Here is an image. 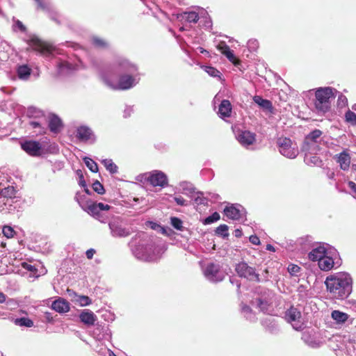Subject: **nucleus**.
<instances>
[{
	"instance_id": "obj_60",
	"label": "nucleus",
	"mask_w": 356,
	"mask_h": 356,
	"mask_svg": "<svg viewBox=\"0 0 356 356\" xmlns=\"http://www.w3.org/2000/svg\"><path fill=\"white\" fill-rule=\"evenodd\" d=\"M249 239L250 241L254 245H259L260 243L259 237L255 235L250 236Z\"/></svg>"
},
{
	"instance_id": "obj_12",
	"label": "nucleus",
	"mask_w": 356,
	"mask_h": 356,
	"mask_svg": "<svg viewBox=\"0 0 356 356\" xmlns=\"http://www.w3.org/2000/svg\"><path fill=\"white\" fill-rule=\"evenodd\" d=\"M236 272L241 277H244L252 282H259V275L256 273L255 269L248 265L245 262H240L236 266Z\"/></svg>"
},
{
	"instance_id": "obj_33",
	"label": "nucleus",
	"mask_w": 356,
	"mask_h": 356,
	"mask_svg": "<svg viewBox=\"0 0 356 356\" xmlns=\"http://www.w3.org/2000/svg\"><path fill=\"white\" fill-rule=\"evenodd\" d=\"M15 231L10 226H3L2 229L0 230V246L4 248L6 246V242L3 240V237L6 238H10L14 236Z\"/></svg>"
},
{
	"instance_id": "obj_6",
	"label": "nucleus",
	"mask_w": 356,
	"mask_h": 356,
	"mask_svg": "<svg viewBox=\"0 0 356 356\" xmlns=\"http://www.w3.org/2000/svg\"><path fill=\"white\" fill-rule=\"evenodd\" d=\"M337 90L330 88H319L316 90L314 102L316 110L321 113L327 112L330 107V99L334 97Z\"/></svg>"
},
{
	"instance_id": "obj_37",
	"label": "nucleus",
	"mask_w": 356,
	"mask_h": 356,
	"mask_svg": "<svg viewBox=\"0 0 356 356\" xmlns=\"http://www.w3.org/2000/svg\"><path fill=\"white\" fill-rule=\"evenodd\" d=\"M91 41L92 44L97 48L105 49L109 47L108 42L98 36H92Z\"/></svg>"
},
{
	"instance_id": "obj_22",
	"label": "nucleus",
	"mask_w": 356,
	"mask_h": 356,
	"mask_svg": "<svg viewBox=\"0 0 356 356\" xmlns=\"http://www.w3.org/2000/svg\"><path fill=\"white\" fill-rule=\"evenodd\" d=\"M237 140L243 146L252 145L255 140V135L249 131H241L237 136Z\"/></svg>"
},
{
	"instance_id": "obj_54",
	"label": "nucleus",
	"mask_w": 356,
	"mask_h": 356,
	"mask_svg": "<svg viewBox=\"0 0 356 356\" xmlns=\"http://www.w3.org/2000/svg\"><path fill=\"white\" fill-rule=\"evenodd\" d=\"M76 175L79 177V184L81 187H86V182L84 179L83 172L81 170H76Z\"/></svg>"
},
{
	"instance_id": "obj_28",
	"label": "nucleus",
	"mask_w": 356,
	"mask_h": 356,
	"mask_svg": "<svg viewBox=\"0 0 356 356\" xmlns=\"http://www.w3.org/2000/svg\"><path fill=\"white\" fill-rule=\"evenodd\" d=\"M304 152V161L307 165L316 166H319L321 165L322 161L320 159L318 156H316L318 152L308 151Z\"/></svg>"
},
{
	"instance_id": "obj_51",
	"label": "nucleus",
	"mask_w": 356,
	"mask_h": 356,
	"mask_svg": "<svg viewBox=\"0 0 356 356\" xmlns=\"http://www.w3.org/2000/svg\"><path fill=\"white\" fill-rule=\"evenodd\" d=\"M76 301L79 302L81 306H87L92 302L90 298L86 296H79Z\"/></svg>"
},
{
	"instance_id": "obj_9",
	"label": "nucleus",
	"mask_w": 356,
	"mask_h": 356,
	"mask_svg": "<svg viewBox=\"0 0 356 356\" xmlns=\"http://www.w3.org/2000/svg\"><path fill=\"white\" fill-rule=\"evenodd\" d=\"M318 263V267L323 271L330 270L341 265L340 259L335 250H330Z\"/></svg>"
},
{
	"instance_id": "obj_24",
	"label": "nucleus",
	"mask_w": 356,
	"mask_h": 356,
	"mask_svg": "<svg viewBox=\"0 0 356 356\" xmlns=\"http://www.w3.org/2000/svg\"><path fill=\"white\" fill-rule=\"evenodd\" d=\"M75 70L74 66L67 61H60L57 64V72L60 76L70 75Z\"/></svg>"
},
{
	"instance_id": "obj_21",
	"label": "nucleus",
	"mask_w": 356,
	"mask_h": 356,
	"mask_svg": "<svg viewBox=\"0 0 356 356\" xmlns=\"http://www.w3.org/2000/svg\"><path fill=\"white\" fill-rule=\"evenodd\" d=\"M15 198L0 199V211L4 213H13L16 210L17 207L14 205L17 201Z\"/></svg>"
},
{
	"instance_id": "obj_48",
	"label": "nucleus",
	"mask_w": 356,
	"mask_h": 356,
	"mask_svg": "<svg viewBox=\"0 0 356 356\" xmlns=\"http://www.w3.org/2000/svg\"><path fill=\"white\" fill-rule=\"evenodd\" d=\"M346 120L353 125H356V114L348 110L345 115Z\"/></svg>"
},
{
	"instance_id": "obj_1",
	"label": "nucleus",
	"mask_w": 356,
	"mask_h": 356,
	"mask_svg": "<svg viewBox=\"0 0 356 356\" xmlns=\"http://www.w3.org/2000/svg\"><path fill=\"white\" fill-rule=\"evenodd\" d=\"M92 65L104 84L112 90H128L140 82L138 65L124 57L115 58L112 64L106 67H102L95 61H92Z\"/></svg>"
},
{
	"instance_id": "obj_10",
	"label": "nucleus",
	"mask_w": 356,
	"mask_h": 356,
	"mask_svg": "<svg viewBox=\"0 0 356 356\" xmlns=\"http://www.w3.org/2000/svg\"><path fill=\"white\" fill-rule=\"evenodd\" d=\"M21 148L31 156H40L45 154V149L38 141L26 140L20 143Z\"/></svg>"
},
{
	"instance_id": "obj_2",
	"label": "nucleus",
	"mask_w": 356,
	"mask_h": 356,
	"mask_svg": "<svg viewBox=\"0 0 356 356\" xmlns=\"http://www.w3.org/2000/svg\"><path fill=\"white\" fill-rule=\"evenodd\" d=\"M133 254L140 260L155 261L165 251L163 241L156 236L142 232L133 237L129 243Z\"/></svg>"
},
{
	"instance_id": "obj_50",
	"label": "nucleus",
	"mask_w": 356,
	"mask_h": 356,
	"mask_svg": "<svg viewBox=\"0 0 356 356\" xmlns=\"http://www.w3.org/2000/svg\"><path fill=\"white\" fill-rule=\"evenodd\" d=\"M92 189L98 194L102 195L104 193L105 190L103 185L97 180L92 184Z\"/></svg>"
},
{
	"instance_id": "obj_47",
	"label": "nucleus",
	"mask_w": 356,
	"mask_h": 356,
	"mask_svg": "<svg viewBox=\"0 0 356 356\" xmlns=\"http://www.w3.org/2000/svg\"><path fill=\"white\" fill-rule=\"evenodd\" d=\"M204 70L211 76L216 77L220 76V72L216 68L211 66H203Z\"/></svg>"
},
{
	"instance_id": "obj_45",
	"label": "nucleus",
	"mask_w": 356,
	"mask_h": 356,
	"mask_svg": "<svg viewBox=\"0 0 356 356\" xmlns=\"http://www.w3.org/2000/svg\"><path fill=\"white\" fill-rule=\"evenodd\" d=\"M107 210H101V211H99L97 216L94 217V218L97 219L102 223H106L108 222V220L111 218L108 217V216L105 214V211Z\"/></svg>"
},
{
	"instance_id": "obj_30",
	"label": "nucleus",
	"mask_w": 356,
	"mask_h": 356,
	"mask_svg": "<svg viewBox=\"0 0 356 356\" xmlns=\"http://www.w3.org/2000/svg\"><path fill=\"white\" fill-rule=\"evenodd\" d=\"M48 126L51 132L57 133L63 126L62 121L58 116L52 114L49 116Z\"/></svg>"
},
{
	"instance_id": "obj_3",
	"label": "nucleus",
	"mask_w": 356,
	"mask_h": 356,
	"mask_svg": "<svg viewBox=\"0 0 356 356\" xmlns=\"http://www.w3.org/2000/svg\"><path fill=\"white\" fill-rule=\"evenodd\" d=\"M13 31L23 33L22 39L30 48L47 58L51 57L54 50L51 46L42 42L36 35L29 33L26 26L19 19L13 17Z\"/></svg>"
},
{
	"instance_id": "obj_15",
	"label": "nucleus",
	"mask_w": 356,
	"mask_h": 356,
	"mask_svg": "<svg viewBox=\"0 0 356 356\" xmlns=\"http://www.w3.org/2000/svg\"><path fill=\"white\" fill-rule=\"evenodd\" d=\"M285 316L295 330H299L302 328L301 312L297 308L291 307L286 311Z\"/></svg>"
},
{
	"instance_id": "obj_36",
	"label": "nucleus",
	"mask_w": 356,
	"mask_h": 356,
	"mask_svg": "<svg viewBox=\"0 0 356 356\" xmlns=\"http://www.w3.org/2000/svg\"><path fill=\"white\" fill-rule=\"evenodd\" d=\"M4 188L1 190L0 199L15 198L16 190L13 186H3Z\"/></svg>"
},
{
	"instance_id": "obj_4",
	"label": "nucleus",
	"mask_w": 356,
	"mask_h": 356,
	"mask_svg": "<svg viewBox=\"0 0 356 356\" xmlns=\"http://www.w3.org/2000/svg\"><path fill=\"white\" fill-rule=\"evenodd\" d=\"M325 284L327 290L336 298H346L352 291V278L348 273L345 272H339L327 276Z\"/></svg>"
},
{
	"instance_id": "obj_27",
	"label": "nucleus",
	"mask_w": 356,
	"mask_h": 356,
	"mask_svg": "<svg viewBox=\"0 0 356 356\" xmlns=\"http://www.w3.org/2000/svg\"><path fill=\"white\" fill-rule=\"evenodd\" d=\"M180 193L189 199H193L195 196V191L193 184L186 181H183L179 184V193Z\"/></svg>"
},
{
	"instance_id": "obj_38",
	"label": "nucleus",
	"mask_w": 356,
	"mask_h": 356,
	"mask_svg": "<svg viewBox=\"0 0 356 356\" xmlns=\"http://www.w3.org/2000/svg\"><path fill=\"white\" fill-rule=\"evenodd\" d=\"M102 163L111 174H116L118 172V167L113 163L112 159H106L102 161Z\"/></svg>"
},
{
	"instance_id": "obj_57",
	"label": "nucleus",
	"mask_w": 356,
	"mask_h": 356,
	"mask_svg": "<svg viewBox=\"0 0 356 356\" xmlns=\"http://www.w3.org/2000/svg\"><path fill=\"white\" fill-rule=\"evenodd\" d=\"M348 99L346 96L340 95L338 97L339 106L343 107L347 105Z\"/></svg>"
},
{
	"instance_id": "obj_26",
	"label": "nucleus",
	"mask_w": 356,
	"mask_h": 356,
	"mask_svg": "<svg viewBox=\"0 0 356 356\" xmlns=\"http://www.w3.org/2000/svg\"><path fill=\"white\" fill-rule=\"evenodd\" d=\"M328 251L324 246H318L309 253L308 257L311 261L318 262Z\"/></svg>"
},
{
	"instance_id": "obj_59",
	"label": "nucleus",
	"mask_w": 356,
	"mask_h": 356,
	"mask_svg": "<svg viewBox=\"0 0 356 356\" xmlns=\"http://www.w3.org/2000/svg\"><path fill=\"white\" fill-rule=\"evenodd\" d=\"M248 46L249 48L255 50L258 47V42L256 40H250Z\"/></svg>"
},
{
	"instance_id": "obj_49",
	"label": "nucleus",
	"mask_w": 356,
	"mask_h": 356,
	"mask_svg": "<svg viewBox=\"0 0 356 356\" xmlns=\"http://www.w3.org/2000/svg\"><path fill=\"white\" fill-rule=\"evenodd\" d=\"M220 219V214L218 212H214L212 215L204 219V223L209 225L213 223Z\"/></svg>"
},
{
	"instance_id": "obj_52",
	"label": "nucleus",
	"mask_w": 356,
	"mask_h": 356,
	"mask_svg": "<svg viewBox=\"0 0 356 356\" xmlns=\"http://www.w3.org/2000/svg\"><path fill=\"white\" fill-rule=\"evenodd\" d=\"M225 56L227 58V59L232 62L234 65H236L238 63V60L234 56L233 51L231 49L227 52Z\"/></svg>"
},
{
	"instance_id": "obj_35",
	"label": "nucleus",
	"mask_w": 356,
	"mask_h": 356,
	"mask_svg": "<svg viewBox=\"0 0 356 356\" xmlns=\"http://www.w3.org/2000/svg\"><path fill=\"white\" fill-rule=\"evenodd\" d=\"M108 329L107 327L102 326L99 323L96 324V327L93 330V336L97 340H102L105 337V335H108Z\"/></svg>"
},
{
	"instance_id": "obj_55",
	"label": "nucleus",
	"mask_w": 356,
	"mask_h": 356,
	"mask_svg": "<svg viewBox=\"0 0 356 356\" xmlns=\"http://www.w3.org/2000/svg\"><path fill=\"white\" fill-rule=\"evenodd\" d=\"M300 268L298 266L295 265V264H291L288 267V271L291 275L297 274L300 271Z\"/></svg>"
},
{
	"instance_id": "obj_18",
	"label": "nucleus",
	"mask_w": 356,
	"mask_h": 356,
	"mask_svg": "<svg viewBox=\"0 0 356 356\" xmlns=\"http://www.w3.org/2000/svg\"><path fill=\"white\" fill-rule=\"evenodd\" d=\"M111 207L108 204H105L102 202H90L88 203L84 210L93 218L97 216L101 210H109Z\"/></svg>"
},
{
	"instance_id": "obj_40",
	"label": "nucleus",
	"mask_w": 356,
	"mask_h": 356,
	"mask_svg": "<svg viewBox=\"0 0 356 356\" xmlns=\"http://www.w3.org/2000/svg\"><path fill=\"white\" fill-rule=\"evenodd\" d=\"M27 116L30 118H44V113L42 111L35 108V107H29L27 110Z\"/></svg>"
},
{
	"instance_id": "obj_8",
	"label": "nucleus",
	"mask_w": 356,
	"mask_h": 356,
	"mask_svg": "<svg viewBox=\"0 0 356 356\" xmlns=\"http://www.w3.org/2000/svg\"><path fill=\"white\" fill-rule=\"evenodd\" d=\"M277 145L280 154L286 158L295 159L298 155L297 144L289 138H279L277 140Z\"/></svg>"
},
{
	"instance_id": "obj_16",
	"label": "nucleus",
	"mask_w": 356,
	"mask_h": 356,
	"mask_svg": "<svg viewBox=\"0 0 356 356\" xmlns=\"http://www.w3.org/2000/svg\"><path fill=\"white\" fill-rule=\"evenodd\" d=\"M224 213L230 219L239 220L245 216V212L240 204H228L224 209Z\"/></svg>"
},
{
	"instance_id": "obj_64",
	"label": "nucleus",
	"mask_w": 356,
	"mask_h": 356,
	"mask_svg": "<svg viewBox=\"0 0 356 356\" xmlns=\"http://www.w3.org/2000/svg\"><path fill=\"white\" fill-rule=\"evenodd\" d=\"M44 318L48 322H52L54 321V317L52 316V314L50 312H45L44 313Z\"/></svg>"
},
{
	"instance_id": "obj_42",
	"label": "nucleus",
	"mask_w": 356,
	"mask_h": 356,
	"mask_svg": "<svg viewBox=\"0 0 356 356\" xmlns=\"http://www.w3.org/2000/svg\"><path fill=\"white\" fill-rule=\"evenodd\" d=\"M86 165L88 168V169L92 172H98V165L95 161L91 159L89 157L85 156L83 159Z\"/></svg>"
},
{
	"instance_id": "obj_34",
	"label": "nucleus",
	"mask_w": 356,
	"mask_h": 356,
	"mask_svg": "<svg viewBox=\"0 0 356 356\" xmlns=\"http://www.w3.org/2000/svg\"><path fill=\"white\" fill-rule=\"evenodd\" d=\"M232 112V105L229 100L224 99L221 102L219 108L218 114L222 118L229 117Z\"/></svg>"
},
{
	"instance_id": "obj_44",
	"label": "nucleus",
	"mask_w": 356,
	"mask_h": 356,
	"mask_svg": "<svg viewBox=\"0 0 356 356\" xmlns=\"http://www.w3.org/2000/svg\"><path fill=\"white\" fill-rule=\"evenodd\" d=\"M37 3V8L41 9L44 12L49 13L51 9V4L49 1H43L42 0H35Z\"/></svg>"
},
{
	"instance_id": "obj_63",
	"label": "nucleus",
	"mask_w": 356,
	"mask_h": 356,
	"mask_svg": "<svg viewBox=\"0 0 356 356\" xmlns=\"http://www.w3.org/2000/svg\"><path fill=\"white\" fill-rule=\"evenodd\" d=\"M22 266L25 269H26L31 272H34L36 270L35 266H33L31 264H29L27 263H23Z\"/></svg>"
},
{
	"instance_id": "obj_58",
	"label": "nucleus",
	"mask_w": 356,
	"mask_h": 356,
	"mask_svg": "<svg viewBox=\"0 0 356 356\" xmlns=\"http://www.w3.org/2000/svg\"><path fill=\"white\" fill-rule=\"evenodd\" d=\"M8 181V175L0 171V186H5V182Z\"/></svg>"
},
{
	"instance_id": "obj_61",
	"label": "nucleus",
	"mask_w": 356,
	"mask_h": 356,
	"mask_svg": "<svg viewBox=\"0 0 356 356\" xmlns=\"http://www.w3.org/2000/svg\"><path fill=\"white\" fill-rule=\"evenodd\" d=\"M172 226L177 230H178V217L170 218Z\"/></svg>"
},
{
	"instance_id": "obj_20",
	"label": "nucleus",
	"mask_w": 356,
	"mask_h": 356,
	"mask_svg": "<svg viewBox=\"0 0 356 356\" xmlns=\"http://www.w3.org/2000/svg\"><path fill=\"white\" fill-rule=\"evenodd\" d=\"M79 318L81 323L87 326L95 325L97 319V316L89 309H83L79 314Z\"/></svg>"
},
{
	"instance_id": "obj_43",
	"label": "nucleus",
	"mask_w": 356,
	"mask_h": 356,
	"mask_svg": "<svg viewBox=\"0 0 356 356\" xmlns=\"http://www.w3.org/2000/svg\"><path fill=\"white\" fill-rule=\"evenodd\" d=\"M37 3V8L41 9L44 12L49 13L51 9V4L49 1H43L42 0H35Z\"/></svg>"
},
{
	"instance_id": "obj_32",
	"label": "nucleus",
	"mask_w": 356,
	"mask_h": 356,
	"mask_svg": "<svg viewBox=\"0 0 356 356\" xmlns=\"http://www.w3.org/2000/svg\"><path fill=\"white\" fill-rule=\"evenodd\" d=\"M31 68L26 64L18 65L16 69L17 77L23 81L29 79L31 74Z\"/></svg>"
},
{
	"instance_id": "obj_46",
	"label": "nucleus",
	"mask_w": 356,
	"mask_h": 356,
	"mask_svg": "<svg viewBox=\"0 0 356 356\" xmlns=\"http://www.w3.org/2000/svg\"><path fill=\"white\" fill-rule=\"evenodd\" d=\"M216 234L222 237H227L229 236L228 227L226 225H220L216 229Z\"/></svg>"
},
{
	"instance_id": "obj_41",
	"label": "nucleus",
	"mask_w": 356,
	"mask_h": 356,
	"mask_svg": "<svg viewBox=\"0 0 356 356\" xmlns=\"http://www.w3.org/2000/svg\"><path fill=\"white\" fill-rule=\"evenodd\" d=\"M15 324L21 327H31L33 325V322L29 318L21 317L15 318Z\"/></svg>"
},
{
	"instance_id": "obj_31",
	"label": "nucleus",
	"mask_w": 356,
	"mask_h": 356,
	"mask_svg": "<svg viewBox=\"0 0 356 356\" xmlns=\"http://www.w3.org/2000/svg\"><path fill=\"white\" fill-rule=\"evenodd\" d=\"M198 19V14L195 11L184 12L179 14V21L182 23H196Z\"/></svg>"
},
{
	"instance_id": "obj_29",
	"label": "nucleus",
	"mask_w": 356,
	"mask_h": 356,
	"mask_svg": "<svg viewBox=\"0 0 356 356\" xmlns=\"http://www.w3.org/2000/svg\"><path fill=\"white\" fill-rule=\"evenodd\" d=\"M29 125L31 128L35 129V132L38 134H42L46 131V124L44 118H38L35 120H31Z\"/></svg>"
},
{
	"instance_id": "obj_7",
	"label": "nucleus",
	"mask_w": 356,
	"mask_h": 356,
	"mask_svg": "<svg viewBox=\"0 0 356 356\" xmlns=\"http://www.w3.org/2000/svg\"><path fill=\"white\" fill-rule=\"evenodd\" d=\"M322 131L315 129L309 133L305 138L302 149L303 152H318L321 149L323 138Z\"/></svg>"
},
{
	"instance_id": "obj_39",
	"label": "nucleus",
	"mask_w": 356,
	"mask_h": 356,
	"mask_svg": "<svg viewBox=\"0 0 356 356\" xmlns=\"http://www.w3.org/2000/svg\"><path fill=\"white\" fill-rule=\"evenodd\" d=\"M254 102L261 107L270 110L272 108V104L269 100L264 99L261 97L256 95L253 98Z\"/></svg>"
},
{
	"instance_id": "obj_19",
	"label": "nucleus",
	"mask_w": 356,
	"mask_h": 356,
	"mask_svg": "<svg viewBox=\"0 0 356 356\" xmlns=\"http://www.w3.org/2000/svg\"><path fill=\"white\" fill-rule=\"evenodd\" d=\"M340 168L344 171L349 169L350 165V156L347 151H343L334 156Z\"/></svg>"
},
{
	"instance_id": "obj_14",
	"label": "nucleus",
	"mask_w": 356,
	"mask_h": 356,
	"mask_svg": "<svg viewBox=\"0 0 356 356\" xmlns=\"http://www.w3.org/2000/svg\"><path fill=\"white\" fill-rule=\"evenodd\" d=\"M204 275L211 282L222 281L225 277V273L220 269L217 264L210 263L204 269Z\"/></svg>"
},
{
	"instance_id": "obj_53",
	"label": "nucleus",
	"mask_w": 356,
	"mask_h": 356,
	"mask_svg": "<svg viewBox=\"0 0 356 356\" xmlns=\"http://www.w3.org/2000/svg\"><path fill=\"white\" fill-rule=\"evenodd\" d=\"M217 48L223 55L230 50L229 46L224 42H220L218 44Z\"/></svg>"
},
{
	"instance_id": "obj_13",
	"label": "nucleus",
	"mask_w": 356,
	"mask_h": 356,
	"mask_svg": "<svg viewBox=\"0 0 356 356\" xmlns=\"http://www.w3.org/2000/svg\"><path fill=\"white\" fill-rule=\"evenodd\" d=\"M76 138L79 142L94 144L97 138L93 131L86 125H81L76 127Z\"/></svg>"
},
{
	"instance_id": "obj_25",
	"label": "nucleus",
	"mask_w": 356,
	"mask_h": 356,
	"mask_svg": "<svg viewBox=\"0 0 356 356\" xmlns=\"http://www.w3.org/2000/svg\"><path fill=\"white\" fill-rule=\"evenodd\" d=\"M331 318L336 325L341 326L348 321L350 316L339 310H333L331 313Z\"/></svg>"
},
{
	"instance_id": "obj_17",
	"label": "nucleus",
	"mask_w": 356,
	"mask_h": 356,
	"mask_svg": "<svg viewBox=\"0 0 356 356\" xmlns=\"http://www.w3.org/2000/svg\"><path fill=\"white\" fill-rule=\"evenodd\" d=\"M146 225L158 233L168 236L171 240L175 239L177 234L169 227L162 226L154 221H147Z\"/></svg>"
},
{
	"instance_id": "obj_56",
	"label": "nucleus",
	"mask_w": 356,
	"mask_h": 356,
	"mask_svg": "<svg viewBox=\"0 0 356 356\" xmlns=\"http://www.w3.org/2000/svg\"><path fill=\"white\" fill-rule=\"evenodd\" d=\"M134 106H126L123 113L124 118H127L130 117L131 114L134 113Z\"/></svg>"
},
{
	"instance_id": "obj_23",
	"label": "nucleus",
	"mask_w": 356,
	"mask_h": 356,
	"mask_svg": "<svg viewBox=\"0 0 356 356\" xmlns=\"http://www.w3.org/2000/svg\"><path fill=\"white\" fill-rule=\"evenodd\" d=\"M52 309L58 313H66L70 310V303L63 298H58L51 304Z\"/></svg>"
},
{
	"instance_id": "obj_5",
	"label": "nucleus",
	"mask_w": 356,
	"mask_h": 356,
	"mask_svg": "<svg viewBox=\"0 0 356 356\" xmlns=\"http://www.w3.org/2000/svg\"><path fill=\"white\" fill-rule=\"evenodd\" d=\"M110 234L113 238H127L132 233V228L126 226V221L120 216H113L108 222Z\"/></svg>"
},
{
	"instance_id": "obj_62",
	"label": "nucleus",
	"mask_w": 356,
	"mask_h": 356,
	"mask_svg": "<svg viewBox=\"0 0 356 356\" xmlns=\"http://www.w3.org/2000/svg\"><path fill=\"white\" fill-rule=\"evenodd\" d=\"M95 253V250L92 248H90L86 252V257L88 259H92Z\"/></svg>"
},
{
	"instance_id": "obj_11",
	"label": "nucleus",
	"mask_w": 356,
	"mask_h": 356,
	"mask_svg": "<svg viewBox=\"0 0 356 356\" xmlns=\"http://www.w3.org/2000/svg\"><path fill=\"white\" fill-rule=\"evenodd\" d=\"M145 179L152 186L164 188L168 186V179L167 175L161 170H152L145 175Z\"/></svg>"
}]
</instances>
